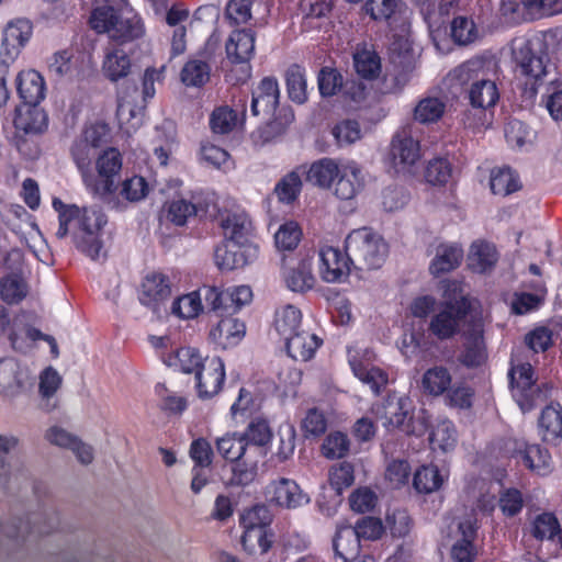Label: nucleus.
Masks as SVG:
<instances>
[{
    "mask_svg": "<svg viewBox=\"0 0 562 562\" xmlns=\"http://www.w3.org/2000/svg\"><path fill=\"white\" fill-rule=\"evenodd\" d=\"M58 213L59 226L56 232L58 239L71 236L75 247L92 260L99 259L103 249L102 229L108 220L99 207H82L65 204L59 199L53 200Z\"/></svg>",
    "mask_w": 562,
    "mask_h": 562,
    "instance_id": "obj_1",
    "label": "nucleus"
},
{
    "mask_svg": "<svg viewBox=\"0 0 562 562\" xmlns=\"http://www.w3.org/2000/svg\"><path fill=\"white\" fill-rule=\"evenodd\" d=\"M509 47L515 77L524 86L525 95L532 99L551 67L548 45L540 36H520L512 40Z\"/></svg>",
    "mask_w": 562,
    "mask_h": 562,
    "instance_id": "obj_2",
    "label": "nucleus"
},
{
    "mask_svg": "<svg viewBox=\"0 0 562 562\" xmlns=\"http://www.w3.org/2000/svg\"><path fill=\"white\" fill-rule=\"evenodd\" d=\"M279 100L280 90L274 77H265L252 90L251 114L268 120L261 130V137L265 140L281 135L294 120L291 109L282 108L277 112Z\"/></svg>",
    "mask_w": 562,
    "mask_h": 562,
    "instance_id": "obj_3",
    "label": "nucleus"
},
{
    "mask_svg": "<svg viewBox=\"0 0 562 562\" xmlns=\"http://www.w3.org/2000/svg\"><path fill=\"white\" fill-rule=\"evenodd\" d=\"M14 133L12 145L27 159H36L41 154L38 138L48 128V115L38 104H20L13 112Z\"/></svg>",
    "mask_w": 562,
    "mask_h": 562,
    "instance_id": "obj_4",
    "label": "nucleus"
},
{
    "mask_svg": "<svg viewBox=\"0 0 562 562\" xmlns=\"http://www.w3.org/2000/svg\"><path fill=\"white\" fill-rule=\"evenodd\" d=\"M345 250L351 265L359 270L379 269L387 256L386 243L367 227L355 229L347 236Z\"/></svg>",
    "mask_w": 562,
    "mask_h": 562,
    "instance_id": "obj_5",
    "label": "nucleus"
},
{
    "mask_svg": "<svg viewBox=\"0 0 562 562\" xmlns=\"http://www.w3.org/2000/svg\"><path fill=\"white\" fill-rule=\"evenodd\" d=\"M513 396L521 411L529 412L544 402L551 393V384H537L533 380V369L530 363L513 367L508 373Z\"/></svg>",
    "mask_w": 562,
    "mask_h": 562,
    "instance_id": "obj_6",
    "label": "nucleus"
},
{
    "mask_svg": "<svg viewBox=\"0 0 562 562\" xmlns=\"http://www.w3.org/2000/svg\"><path fill=\"white\" fill-rule=\"evenodd\" d=\"M63 530L59 513L50 505H45L38 512L30 514L25 520L19 518L4 528L5 535L15 541H24L29 537L48 536Z\"/></svg>",
    "mask_w": 562,
    "mask_h": 562,
    "instance_id": "obj_7",
    "label": "nucleus"
},
{
    "mask_svg": "<svg viewBox=\"0 0 562 562\" xmlns=\"http://www.w3.org/2000/svg\"><path fill=\"white\" fill-rule=\"evenodd\" d=\"M205 304L217 317H233L252 299V291L247 285L228 288L220 291L215 286L202 289Z\"/></svg>",
    "mask_w": 562,
    "mask_h": 562,
    "instance_id": "obj_8",
    "label": "nucleus"
},
{
    "mask_svg": "<svg viewBox=\"0 0 562 562\" xmlns=\"http://www.w3.org/2000/svg\"><path fill=\"white\" fill-rule=\"evenodd\" d=\"M171 294L170 278L160 271H151L145 274L140 282L138 300L143 306L159 315Z\"/></svg>",
    "mask_w": 562,
    "mask_h": 562,
    "instance_id": "obj_9",
    "label": "nucleus"
},
{
    "mask_svg": "<svg viewBox=\"0 0 562 562\" xmlns=\"http://www.w3.org/2000/svg\"><path fill=\"white\" fill-rule=\"evenodd\" d=\"M98 175L94 173V183L86 187L98 195L110 194L115 191V177L122 168V157L116 148L110 147L98 155L95 159Z\"/></svg>",
    "mask_w": 562,
    "mask_h": 562,
    "instance_id": "obj_10",
    "label": "nucleus"
},
{
    "mask_svg": "<svg viewBox=\"0 0 562 562\" xmlns=\"http://www.w3.org/2000/svg\"><path fill=\"white\" fill-rule=\"evenodd\" d=\"M472 313L465 312L464 305L460 310L440 306L429 322L428 330L439 340H447L458 334L461 327L471 325Z\"/></svg>",
    "mask_w": 562,
    "mask_h": 562,
    "instance_id": "obj_11",
    "label": "nucleus"
},
{
    "mask_svg": "<svg viewBox=\"0 0 562 562\" xmlns=\"http://www.w3.org/2000/svg\"><path fill=\"white\" fill-rule=\"evenodd\" d=\"M32 32L33 26L27 19L18 18L8 22L2 33L0 60L12 64L30 41Z\"/></svg>",
    "mask_w": 562,
    "mask_h": 562,
    "instance_id": "obj_12",
    "label": "nucleus"
},
{
    "mask_svg": "<svg viewBox=\"0 0 562 562\" xmlns=\"http://www.w3.org/2000/svg\"><path fill=\"white\" fill-rule=\"evenodd\" d=\"M265 496L269 503L288 509L310 503V496L301 490L299 484L286 477L271 481L265 488Z\"/></svg>",
    "mask_w": 562,
    "mask_h": 562,
    "instance_id": "obj_13",
    "label": "nucleus"
},
{
    "mask_svg": "<svg viewBox=\"0 0 562 562\" xmlns=\"http://www.w3.org/2000/svg\"><path fill=\"white\" fill-rule=\"evenodd\" d=\"M391 156L397 172H409L411 168L419 160V142L413 137L411 128H403L394 135Z\"/></svg>",
    "mask_w": 562,
    "mask_h": 562,
    "instance_id": "obj_14",
    "label": "nucleus"
},
{
    "mask_svg": "<svg viewBox=\"0 0 562 562\" xmlns=\"http://www.w3.org/2000/svg\"><path fill=\"white\" fill-rule=\"evenodd\" d=\"M198 395L207 400L220 393L225 380L224 362L220 357L204 358V364L195 373Z\"/></svg>",
    "mask_w": 562,
    "mask_h": 562,
    "instance_id": "obj_15",
    "label": "nucleus"
},
{
    "mask_svg": "<svg viewBox=\"0 0 562 562\" xmlns=\"http://www.w3.org/2000/svg\"><path fill=\"white\" fill-rule=\"evenodd\" d=\"M258 255V249L250 243L226 240L216 247L215 262L222 270L239 269L251 262Z\"/></svg>",
    "mask_w": 562,
    "mask_h": 562,
    "instance_id": "obj_16",
    "label": "nucleus"
},
{
    "mask_svg": "<svg viewBox=\"0 0 562 562\" xmlns=\"http://www.w3.org/2000/svg\"><path fill=\"white\" fill-rule=\"evenodd\" d=\"M29 374L14 358L0 359V395L14 398L25 389Z\"/></svg>",
    "mask_w": 562,
    "mask_h": 562,
    "instance_id": "obj_17",
    "label": "nucleus"
},
{
    "mask_svg": "<svg viewBox=\"0 0 562 562\" xmlns=\"http://www.w3.org/2000/svg\"><path fill=\"white\" fill-rule=\"evenodd\" d=\"M319 274L326 282H339L350 272L351 262L348 256L338 248L325 246L319 249Z\"/></svg>",
    "mask_w": 562,
    "mask_h": 562,
    "instance_id": "obj_18",
    "label": "nucleus"
},
{
    "mask_svg": "<svg viewBox=\"0 0 562 562\" xmlns=\"http://www.w3.org/2000/svg\"><path fill=\"white\" fill-rule=\"evenodd\" d=\"M133 71V63L122 46L111 45L104 49L101 72L110 82L126 79Z\"/></svg>",
    "mask_w": 562,
    "mask_h": 562,
    "instance_id": "obj_19",
    "label": "nucleus"
},
{
    "mask_svg": "<svg viewBox=\"0 0 562 562\" xmlns=\"http://www.w3.org/2000/svg\"><path fill=\"white\" fill-rule=\"evenodd\" d=\"M464 335L467 341L459 358L460 362L467 367H479L486 358L481 319L471 317V325L464 329Z\"/></svg>",
    "mask_w": 562,
    "mask_h": 562,
    "instance_id": "obj_20",
    "label": "nucleus"
},
{
    "mask_svg": "<svg viewBox=\"0 0 562 562\" xmlns=\"http://www.w3.org/2000/svg\"><path fill=\"white\" fill-rule=\"evenodd\" d=\"M458 535L460 538L451 549L452 559L456 562H473L476 554V550L473 546V540L476 537V519L473 515L459 521Z\"/></svg>",
    "mask_w": 562,
    "mask_h": 562,
    "instance_id": "obj_21",
    "label": "nucleus"
},
{
    "mask_svg": "<svg viewBox=\"0 0 562 562\" xmlns=\"http://www.w3.org/2000/svg\"><path fill=\"white\" fill-rule=\"evenodd\" d=\"M217 325L210 330V339L221 349L237 346L245 336L246 326L235 317H220Z\"/></svg>",
    "mask_w": 562,
    "mask_h": 562,
    "instance_id": "obj_22",
    "label": "nucleus"
},
{
    "mask_svg": "<svg viewBox=\"0 0 562 562\" xmlns=\"http://www.w3.org/2000/svg\"><path fill=\"white\" fill-rule=\"evenodd\" d=\"M337 178L335 195L340 200L353 199L364 186L362 170L355 161L342 165Z\"/></svg>",
    "mask_w": 562,
    "mask_h": 562,
    "instance_id": "obj_23",
    "label": "nucleus"
},
{
    "mask_svg": "<svg viewBox=\"0 0 562 562\" xmlns=\"http://www.w3.org/2000/svg\"><path fill=\"white\" fill-rule=\"evenodd\" d=\"M255 38L250 29L233 31L226 42L227 58L234 64H247L255 53Z\"/></svg>",
    "mask_w": 562,
    "mask_h": 562,
    "instance_id": "obj_24",
    "label": "nucleus"
},
{
    "mask_svg": "<svg viewBox=\"0 0 562 562\" xmlns=\"http://www.w3.org/2000/svg\"><path fill=\"white\" fill-rule=\"evenodd\" d=\"M384 419L385 427L400 428L408 435H422L425 430L423 423H419L418 429L413 425L414 422L412 417L408 418V411L405 408L403 398L387 400L384 405Z\"/></svg>",
    "mask_w": 562,
    "mask_h": 562,
    "instance_id": "obj_25",
    "label": "nucleus"
},
{
    "mask_svg": "<svg viewBox=\"0 0 562 562\" xmlns=\"http://www.w3.org/2000/svg\"><path fill=\"white\" fill-rule=\"evenodd\" d=\"M486 74L485 60L471 58L450 70L446 80L450 88L468 89Z\"/></svg>",
    "mask_w": 562,
    "mask_h": 562,
    "instance_id": "obj_26",
    "label": "nucleus"
},
{
    "mask_svg": "<svg viewBox=\"0 0 562 562\" xmlns=\"http://www.w3.org/2000/svg\"><path fill=\"white\" fill-rule=\"evenodd\" d=\"M45 81L40 72L31 69L19 72L16 91L22 104H40L45 98Z\"/></svg>",
    "mask_w": 562,
    "mask_h": 562,
    "instance_id": "obj_27",
    "label": "nucleus"
},
{
    "mask_svg": "<svg viewBox=\"0 0 562 562\" xmlns=\"http://www.w3.org/2000/svg\"><path fill=\"white\" fill-rule=\"evenodd\" d=\"M288 355L295 361L311 360L322 345V339L314 333L302 329L301 331L284 339Z\"/></svg>",
    "mask_w": 562,
    "mask_h": 562,
    "instance_id": "obj_28",
    "label": "nucleus"
},
{
    "mask_svg": "<svg viewBox=\"0 0 562 562\" xmlns=\"http://www.w3.org/2000/svg\"><path fill=\"white\" fill-rule=\"evenodd\" d=\"M220 226L229 241L249 243L252 231L251 221L243 211L226 212L220 215Z\"/></svg>",
    "mask_w": 562,
    "mask_h": 562,
    "instance_id": "obj_29",
    "label": "nucleus"
},
{
    "mask_svg": "<svg viewBox=\"0 0 562 562\" xmlns=\"http://www.w3.org/2000/svg\"><path fill=\"white\" fill-rule=\"evenodd\" d=\"M467 98L472 108L484 113L485 110L495 106L499 92L495 81L486 78L485 74L467 89Z\"/></svg>",
    "mask_w": 562,
    "mask_h": 562,
    "instance_id": "obj_30",
    "label": "nucleus"
},
{
    "mask_svg": "<svg viewBox=\"0 0 562 562\" xmlns=\"http://www.w3.org/2000/svg\"><path fill=\"white\" fill-rule=\"evenodd\" d=\"M145 34V26L142 19L132 10H125L111 32L110 38L115 41L119 45L134 42Z\"/></svg>",
    "mask_w": 562,
    "mask_h": 562,
    "instance_id": "obj_31",
    "label": "nucleus"
},
{
    "mask_svg": "<svg viewBox=\"0 0 562 562\" xmlns=\"http://www.w3.org/2000/svg\"><path fill=\"white\" fill-rule=\"evenodd\" d=\"M335 555L344 562H352L359 557L361 544L357 533L351 526L337 528L333 539Z\"/></svg>",
    "mask_w": 562,
    "mask_h": 562,
    "instance_id": "obj_32",
    "label": "nucleus"
},
{
    "mask_svg": "<svg viewBox=\"0 0 562 562\" xmlns=\"http://www.w3.org/2000/svg\"><path fill=\"white\" fill-rule=\"evenodd\" d=\"M463 258V250L457 244H440L436 248L434 259L429 265V271L438 277L458 268Z\"/></svg>",
    "mask_w": 562,
    "mask_h": 562,
    "instance_id": "obj_33",
    "label": "nucleus"
},
{
    "mask_svg": "<svg viewBox=\"0 0 562 562\" xmlns=\"http://www.w3.org/2000/svg\"><path fill=\"white\" fill-rule=\"evenodd\" d=\"M301 169L302 173L306 175L307 182L323 189L330 188L340 172V167L331 158H321L314 161L307 170L304 167Z\"/></svg>",
    "mask_w": 562,
    "mask_h": 562,
    "instance_id": "obj_34",
    "label": "nucleus"
},
{
    "mask_svg": "<svg viewBox=\"0 0 562 562\" xmlns=\"http://www.w3.org/2000/svg\"><path fill=\"white\" fill-rule=\"evenodd\" d=\"M97 148L88 144L80 136L76 138L71 146V157L80 171L85 184L94 183V172L92 160L97 157Z\"/></svg>",
    "mask_w": 562,
    "mask_h": 562,
    "instance_id": "obj_35",
    "label": "nucleus"
},
{
    "mask_svg": "<svg viewBox=\"0 0 562 562\" xmlns=\"http://www.w3.org/2000/svg\"><path fill=\"white\" fill-rule=\"evenodd\" d=\"M283 279L286 286L293 292L303 293L311 290L315 283L311 261L303 259L295 267L285 269Z\"/></svg>",
    "mask_w": 562,
    "mask_h": 562,
    "instance_id": "obj_36",
    "label": "nucleus"
},
{
    "mask_svg": "<svg viewBox=\"0 0 562 562\" xmlns=\"http://www.w3.org/2000/svg\"><path fill=\"white\" fill-rule=\"evenodd\" d=\"M539 428L542 439L547 442H554L562 438V407L560 404H550L542 409Z\"/></svg>",
    "mask_w": 562,
    "mask_h": 562,
    "instance_id": "obj_37",
    "label": "nucleus"
},
{
    "mask_svg": "<svg viewBox=\"0 0 562 562\" xmlns=\"http://www.w3.org/2000/svg\"><path fill=\"white\" fill-rule=\"evenodd\" d=\"M124 11L112 2L99 5L91 13L90 26L95 32L108 33L110 36Z\"/></svg>",
    "mask_w": 562,
    "mask_h": 562,
    "instance_id": "obj_38",
    "label": "nucleus"
},
{
    "mask_svg": "<svg viewBox=\"0 0 562 562\" xmlns=\"http://www.w3.org/2000/svg\"><path fill=\"white\" fill-rule=\"evenodd\" d=\"M285 85L292 102L304 104L307 101V82L303 67L297 64L291 65L285 71Z\"/></svg>",
    "mask_w": 562,
    "mask_h": 562,
    "instance_id": "obj_39",
    "label": "nucleus"
},
{
    "mask_svg": "<svg viewBox=\"0 0 562 562\" xmlns=\"http://www.w3.org/2000/svg\"><path fill=\"white\" fill-rule=\"evenodd\" d=\"M274 327L280 337L284 340L304 329L302 327V313L293 305H286L277 311Z\"/></svg>",
    "mask_w": 562,
    "mask_h": 562,
    "instance_id": "obj_40",
    "label": "nucleus"
},
{
    "mask_svg": "<svg viewBox=\"0 0 562 562\" xmlns=\"http://www.w3.org/2000/svg\"><path fill=\"white\" fill-rule=\"evenodd\" d=\"M349 364L353 374L364 384H368L374 394H380L381 389L387 384V374L376 367H368L359 362L355 357H349Z\"/></svg>",
    "mask_w": 562,
    "mask_h": 562,
    "instance_id": "obj_41",
    "label": "nucleus"
},
{
    "mask_svg": "<svg viewBox=\"0 0 562 562\" xmlns=\"http://www.w3.org/2000/svg\"><path fill=\"white\" fill-rule=\"evenodd\" d=\"M164 362L168 367L179 368L184 373H196L204 364V358L195 348L184 347L178 349L175 353L168 355Z\"/></svg>",
    "mask_w": 562,
    "mask_h": 562,
    "instance_id": "obj_42",
    "label": "nucleus"
},
{
    "mask_svg": "<svg viewBox=\"0 0 562 562\" xmlns=\"http://www.w3.org/2000/svg\"><path fill=\"white\" fill-rule=\"evenodd\" d=\"M29 285L22 274L5 273L0 279V296L8 304H18L26 297Z\"/></svg>",
    "mask_w": 562,
    "mask_h": 562,
    "instance_id": "obj_43",
    "label": "nucleus"
},
{
    "mask_svg": "<svg viewBox=\"0 0 562 562\" xmlns=\"http://www.w3.org/2000/svg\"><path fill=\"white\" fill-rule=\"evenodd\" d=\"M273 543V533L269 529H244L241 544L249 554H265Z\"/></svg>",
    "mask_w": 562,
    "mask_h": 562,
    "instance_id": "obj_44",
    "label": "nucleus"
},
{
    "mask_svg": "<svg viewBox=\"0 0 562 562\" xmlns=\"http://www.w3.org/2000/svg\"><path fill=\"white\" fill-rule=\"evenodd\" d=\"M439 290L445 300L440 306L460 310V307L464 305L465 312L471 313V301L463 292L462 285L459 281L445 279L440 281Z\"/></svg>",
    "mask_w": 562,
    "mask_h": 562,
    "instance_id": "obj_45",
    "label": "nucleus"
},
{
    "mask_svg": "<svg viewBox=\"0 0 562 562\" xmlns=\"http://www.w3.org/2000/svg\"><path fill=\"white\" fill-rule=\"evenodd\" d=\"M490 187L494 194L506 196L521 188L518 176L508 167L491 172Z\"/></svg>",
    "mask_w": 562,
    "mask_h": 562,
    "instance_id": "obj_46",
    "label": "nucleus"
},
{
    "mask_svg": "<svg viewBox=\"0 0 562 562\" xmlns=\"http://www.w3.org/2000/svg\"><path fill=\"white\" fill-rule=\"evenodd\" d=\"M20 443L19 437L0 434V485L4 490L11 487L13 472L7 454L13 451Z\"/></svg>",
    "mask_w": 562,
    "mask_h": 562,
    "instance_id": "obj_47",
    "label": "nucleus"
},
{
    "mask_svg": "<svg viewBox=\"0 0 562 562\" xmlns=\"http://www.w3.org/2000/svg\"><path fill=\"white\" fill-rule=\"evenodd\" d=\"M422 384L425 392L438 396L448 391L451 384V374L445 367H434L424 373Z\"/></svg>",
    "mask_w": 562,
    "mask_h": 562,
    "instance_id": "obj_48",
    "label": "nucleus"
},
{
    "mask_svg": "<svg viewBox=\"0 0 562 562\" xmlns=\"http://www.w3.org/2000/svg\"><path fill=\"white\" fill-rule=\"evenodd\" d=\"M218 453L227 461L237 462L246 456L248 447L245 438L237 434H226L216 440Z\"/></svg>",
    "mask_w": 562,
    "mask_h": 562,
    "instance_id": "obj_49",
    "label": "nucleus"
},
{
    "mask_svg": "<svg viewBox=\"0 0 562 562\" xmlns=\"http://www.w3.org/2000/svg\"><path fill=\"white\" fill-rule=\"evenodd\" d=\"M357 74L367 80L376 79L381 72V59L374 50L361 49L353 55Z\"/></svg>",
    "mask_w": 562,
    "mask_h": 562,
    "instance_id": "obj_50",
    "label": "nucleus"
},
{
    "mask_svg": "<svg viewBox=\"0 0 562 562\" xmlns=\"http://www.w3.org/2000/svg\"><path fill=\"white\" fill-rule=\"evenodd\" d=\"M446 111V103L437 97L422 99L414 109V119L422 124L435 123Z\"/></svg>",
    "mask_w": 562,
    "mask_h": 562,
    "instance_id": "obj_51",
    "label": "nucleus"
},
{
    "mask_svg": "<svg viewBox=\"0 0 562 562\" xmlns=\"http://www.w3.org/2000/svg\"><path fill=\"white\" fill-rule=\"evenodd\" d=\"M524 463L527 468L539 474H547L551 467V456L546 448L539 445H525L520 450Z\"/></svg>",
    "mask_w": 562,
    "mask_h": 562,
    "instance_id": "obj_52",
    "label": "nucleus"
},
{
    "mask_svg": "<svg viewBox=\"0 0 562 562\" xmlns=\"http://www.w3.org/2000/svg\"><path fill=\"white\" fill-rule=\"evenodd\" d=\"M405 4L402 0H368L364 10L375 21H389L401 14Z\"/></svg>",
    "mask_w": 562,
    "mask_h": 562,
    "instance_id": "obj_53",
    "label": "nucleus"
},
{
    "mask_svg": "<svg viewBox=\"0 0 562 562\" xmlns=\"http://www.w3.org/2000/svg\"><path fill=\"white\" fill-rule=\"evenodd\" d=\"M429 441L434 450L446 452L453 449L457 442L453 424L447 419L438 422L429 435Z\"/></svg>",
    "mask_w": 562,
    "mask_h": 562,
    "instance_id": "obj_54",
    "label": "nucleus"
},
{
    "mask_svg": "<svg viewBox=\"0 0 562 562\" xmlns=\"http://www.w3.org/2000/svg\"><path fill=\"white\" fill-rule=\"evenodd\" d=\"M164 214L167 221L183 226L190 217L196 215V206L188 200L177 199L166 203Z\"/></svg>",
    "mask_w": 562,
    "mask_h": 562,
    "instance_id": "obj_55",
    "label": "nucleus"
},
{
    "mask_svg": "<svg viewBox=\"0 0 562 562\" xmlns=\"http://www.w3.org/2000/svg\"><path fill=\"white\" fill-rule=\"evenodd\" d=\"M442 476L437 467L423 465L414 474L413 485L419 493L429 494L442 485Z\"/></svg>",
    "mask_w": 562,
    "mask_h": 562,
    "instance_id": "obj_56",
    "label": "nucleus"
},
{
    "mask_svg": "<svg viewBox=\"0 0 562 562\" xmlns=\"http://www.w3.org/2000/svg\"><path fill=\"white\" fill-rule=\"evenodd\" d=\"M469 260L476 271L485 272L495 266L497 252L495 247L488 243L473 244Z\"/></svg>",
    "mask_w": 562,
    "mask_h": 562,
    "instance_id": "obj_57",
    "label": "nucleus"
},
{
    "mask_svg": "<svg viewBox=\"0 0 562 562\" xmlns=\"http://www.w3.org/2000/svg\"><path fill=\"white\" fill-rule=\"evenodd\" d=\"M211 68L207 63L189 60L181 70V81L188 87H202L210 79Z\"/></svg>",
    "mask_w": 562,
    "mask_h": 562,
    "instance_id": "obj_58",
    "label": "nucleus"
},
{
    "mask_svg": "<svg viewBox=\"0 0 562 562\" xmlns=\"http://www.w3.org/2000/svg\"><path fill=\"white\" fill-rule=\"evenodd\" d=\"M302 171L295 169L285 175L276 186L274 193L279 201L284 203L293 202L302 189Z\"/></svg>",
    "mask_w": 562,
    "mask_h": 562,
    "instance_id": "obj_59",
    "label": "nucleus"
},
{
    "mask_svg": "<svg viewBox=\"0 0 562 562\" xmlns=\"http://www.w3.org/2000/svg\"><path fill=\"white\" fill-rule=\"evenodd\" d=\"M202 310L201 292H191L179 296L171 305L172 314L183 319L196 317Z\"/></svg>",
    "mask_w": 562,
    "mask_h": 562,
    "instance_id": "obj_60",
    "label": "nucleus"
},
{
    "mask_svg": "<svg viewBox=\"0 0 562 562\" xmlns=\"http://www.w3.org/2000/svg\"><path fill=\"white\" fill-rule=\"evenodd\" d=\"M450 35L456 44L465 46L477 38V30L473 20L456 16L451 22Z\"/></svg>",
    "mask_w": 562,
    "mask_h": 562,
    "instance_id": "obj_61",
    "label": "nucleus"
},
{
    "mask_svg": "<svg viewBox=\"0 0 562 562\" xmlns=\"http://www.w3.org/2000/svg\"><path fill=\"white\" fill-rule=\"evenodd\" d=\"M239 522L244 529H268L272 522V514L266 505L258 504L246 509L241 514Z\"/></svg>",
    "mask_w": 562,
    "mask_h": 562,
    "instance_id": "obj_62",
    "label": "nucleus"
},
{
    "mask_svg": "<svg viewBox=\"0 0 562 562\" xmlns=\"http://www.w3.org/2000/svg\"><path fill=\"white\" fill-rule=\"evenodd\" d=\"M241 437L245 438L248 449L251 450L252 446L256 449L266 446L271 440L272 432L267 420L255 419L249 423Z\"/></svg>",
    "mask_w": 562,
    "mask_h": 562,
    "instance_id": "obj_63",
    "label": "nucleus"
},
{
    "mask_svg": "<svg viewBox=\"0 0 562 562\" xmlns=\"http://www.w3.org/2000/svg\"><path fill=\"white\" fill-rule=\"evenodd\" d=\"M317 83L321 95L328 98L342 89L344 78L337 69L323 67L318 72Z\"/></svg>",
    "mask_w": 562,
    "mask_h": 562,
    "instance_id": "obj_64",
    "label": "nucleus"
}]
</instances>
